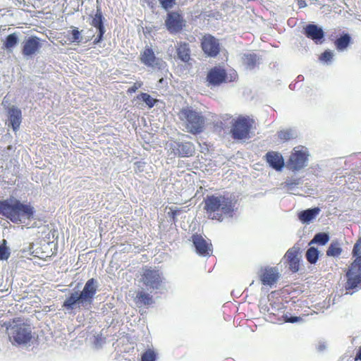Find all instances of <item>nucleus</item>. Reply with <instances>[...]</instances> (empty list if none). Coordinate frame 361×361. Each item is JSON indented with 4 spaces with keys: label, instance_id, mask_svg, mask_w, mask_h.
<instances>
[{
    "label": "nucleus",
    "instance_id": "4be33fe9",
    "mask_svg": "<svg viewBox=\"0 0 361 361\" xmlns=\"http://www.w3.org/2000/svg\"><path fill=\"white\" fill-rule=\"evenodd\" d=\"M319 207L310 208L298 213V219L302 224H309L319 214Z\"/></svg>",
    "mask_w": 361,
    "mask_h": 361
},
{
    "label": "nucleus",
    "instance_id": "5fc2aeb1",
    "mask_svg": "<svg viewBox=\"0 0 361 361\" xmlns=\"http://www.w3.org/2000/svg\"><path fill=\"white\" fill-rule=\"evenodd\" d=\"M141 86V84H138V82H137V87H136V89L137 90L138 87H140Z\"/></svg>",
    "mask_w": 361,
    "mask_h": 361
},
{
    "label": "nucleus",
    "instance_id": "393cba45",
    "mask_svg": "<svg viewBox=\"0 0 361 361\" xmlns=\"http://www.w3.org/2000/svg\"><path fill=\"white\" fill-rule=\"evenodd\" d=\"M156 102L157 99L147 93L141 92L137 95V106H143V104H145V106L151 109L154 106Z\"/></svg>",
    "mask_w": 361,
    "mask_h": 361
},
{
    "label": "nucleus",
    "instance_id": "7c9ffc66",
    "mask_svg": "<svg viewBox=\"0 0 361 361\" xmlns=\"http://www.w3.org/2000/svg\"><path fill=\"white\" fill-rule=\"evenodd\" d=\"M279 137L283 141L294 139L297 137V132L293 129H286L278 132Z\"/></svg>",
    "mask_w": 361,
    "mask_h": 361
},
{
    "label": "nucleus",
    "instance_id": "f03ea898",
    "mask_svg": "<svg viewBox=\"0 0 361 361\" xmlns=\"http://www.w3.org/2000/svg\"><path fill=\"white\" fill-rule=\"evenodd\" d=\"M204 209L211 219L222 221L224 220L223 214L231 218L233 216L235 201L231 197L207 195L204 198Z\"/></svg>",
    "mask_w": 361,
    "mask_h": 361
},
{
    "label": "nucleus",
    "instance_id": "58836bf2",
    "mask_svg": "<svg viewBox=\"0 0 361 361\" xmlns=\"http://www.w3.org/2000/svg\"><path fill=\"white\" fill-rule=\"evenodd\" d=\"M334 57L333 51L330 50L324 51L319 56V59L325 63L331 62Z\"/></svg>",
    "mask_w": 361,
    "mask_h": 361
},
{
    "label": "nucleus",
    "instance_id": "f3484780",
    "mask_svg": "<svg viewBox=\"0 0 361 361\" xmlns=\"http://www.w3.org/2000/svg\"><path fill=\"white\" fill-rule=\"evenodd\" d=\"M173 150H176L180 157H190L195 154V147L191 142L176 141L173 144Z\"/></svg>",
    "mask_w": 361,
    "mask_h": 361
},
{
    "label": "nucleus",
    "instance_id": "8fccbe9b",
    "mask_svg": "<svg viewBox=\"0 0 361 361\" xmlns=\"http://www.w3.org/2000/svg\"><path fill=\"white\" fill-rule=\"evenodd\" d=\"M128 91L130 92H135V83L129 88Z\"/></svg>",
    "mask_w": 361,
    "mask_h": 361
},
{
    "label": "nucleus",
    "instance_id": "a19ab883",
    "mask_svg": "<svg viewBox=\"0 0 361 361\" xmlns=\"http://www.w3.org/2000/svg\"><path fill=\"white\" fill-rule=\"evenodd\" d=\"M360 252H361V238H359V240L354 245L352 253L354 257H357L360 256Z\"/></svg>",
    "mask_w": 361,
    "mask_h": 361
},
{
    "label": "nucleus",
    "instance_id": "473e14b6",
    "mask_svg": "<svg viewBox=\"0 0 361 361\" xmlns=\"http://www.w3.org/2000/svg\"><path fill=\"white\" fill-rule=\"evenodd\" d=\"M149 345L147 344V349L144 351L141 355V361H155L157 358V354L155 352L149 348Z\"/></svg>",
    "mask_w": 361,
    "mask_h": 361
},
{
    "label": "nucleus",
    "instance_id": "4468645a",
    "mask_svg": "<svg viewBox=\"0 0 361 361\" xmlns=\"http://www.w3.org/2000/svg\"><path fill=\"white\" fill-rule=\"evenodd\" d=\"M192 242L196 252L202 257L209 256L212 252V245L208 243L200 234H193Z\"/></svg>",
    "mask_w": 361,
    "mask_h": 361
},
{
    "label": "nucleus",
    "instance_id": "37998d69",
    "mask_svg": "<svg viewBox=\"0 0 361 361\" xmlns=\"http://www.w3.org/2000/svg\"><path fill=\"white\" fill-rule=\"evenodd\" d=\"M147 168H150V166L149 165H147V164L145 161H137V171H146Z\"/></svg>",
    "mask_w": 361,
    "mask_h": 361
},
{
    "label": "nucleus",
    "instance_id": "e433bc0d",
    "mask_svg": "<svg viewBox=\"0 0 361 361\" xmlns=\"http://www.w3.org/2000/svg\"><path fill=\"white\" fill-rule=\"evenodd\" d=\"M161 7L165 11H169L176 4V0H158Z\"/></svg>",
    "mask_w": 361,
    "mask_h": 361
},
{
    "label": "nucleus",
    "instance_id": "bb28decb",
    "mask_svg": "<svg viewBox=\"0 0 361 361\" xmlns=\"http://www.w3.org/2000/svg\"><path fill=\"white\" fill-rule=\"evenodd\" d=\"M343 249L341 243L338 240H333L326 250V255L328 257H338L341 255Z\"/></svg>",
    "mask_w": 361,
    "mask_h": 361
},
{
    "label": "nucleus",
    "instance_id": "20e7f679",
    "mask_svg": "<svg viewBox=\"0 0 361 361\" xmlns=\"http://www.w3.org/2000/svg\"><path fill=\"white\" fill-rule=\"evenodd\" d=\"M142 280L146 290L142 288V290L137 293V305L149 306L153 303L152 293L161 286L162 277L159 270L147 269L142 274Z\"/></svg>",
    "mask_w": 361,
    "mask_h": 361
},
{
    "label": "nucleus",
    "instance_id": "6ab92c4d",
    "mask_svg": "<svg viewBox=\"0 0 361 361\" xmlns=\"http://www.w3.org/2000/svg\"><path fill=\"white\" fill-rule=\"evenodd\" d=\"M347 282L345 288L347 293L352 294L354 291L361 288V276L357 273L348 270L346 275Z\"/></svg>",
    "mask_w": 361,
    "mask_h": 361
},
{
    "label": "nucleus",
    "instance_id": "b1692460",
    "mask_svg": "<svg viewBox=\"0 0 361 361\" xmlns=\"http://www.w3.org/2000/svg\"><path fill=\"white\" fill-rule=\"evenodd\" d=\"M351 43L352 37L348 33H343L334 42L336 48L338 51L345 50Z\"/></svg>",
    "mask_w": 361,
    "mask_h": 361
},
{
    "label": "nucleus",
    "instance_id": "c03bdc74",
    "mask_svg": "<svg viewBox=\"0 0 361 361\" xmlns=\"http://www.w3.org/2000/svg\"><path fill=\"white\" fill-rule=\"evenodd\" d=\"M180 210H173L168 213L169 216L172 219V221L175 222L176 221V216L179 214Z\"/></svg>",
    "mask_w": 361,
    "mask_h": 361
},
{
    "label": "nucleus",
    "instance_id": "864d4df0",
    "mask_svg": "<svg viewBox=\"0 0 361 361\" xmlns=\"http://www.w3.org/2000/svg\"><path fill=\"white\" fill-rule=\"evenodd\" d=\"M270 305H271V310H274L275 308L274 305H276V303H271Z\"/></svg>",
    "mask_w": 361,
    "mask_h": 361
},
{
    "label": "nucleus",
    "instance_id": "0eeeda50",
    "mask_svg": "<svg viewBox=\"0 0 361 361\" xmlns=\"http://www.w3.org/2000/svg\"><path fill=\"white\" fill-rule=\"evenodd\" d=\"M231 134L234 140H243L249 137L252 125L249 118L240 116L233 120Z\"/></svg>",
    "mask_w": 361,
    "mask_h": 361
},
{
    "label": "nucleus",
    "instance_id": "603ef678",
    "mask_svg": "<svg viewBox=\"0 0 361 361\" xmlns=\"http://www.w3.org/2000/svg\"><path fill=\"white\" fill-rule=\"evenodd\" d=\"M164 78H161L159 80V83H161V84H162V83L164 82Z\"/></svg>",
    "mask_w": 361,
    "mask_h": 361
},
{
    "label": "nucleus",
    "instance_id": "7ed1b4c3",
    "mask_svg": "<svg viewBox=\"0 0 361 361\" xmlns=\"http://www.w3.org/2000/svg\"><path fill=\"white\" fill-rule=\"evenodd\" d=\"M35 212L32 206L22 203L17 199L10 198L0 201V214L16 224L25 223V220L32 219Z\"/></svg>",
    "mask_w": 361,
    "mask_h": 361
},
{
    "label": "nucleus",
    "instance_id": "4c0bfd02",
    "mask_svg": "<svg viewBox=\"0 0 361 361\" xmlns=\"http://www.w3.org/2000/svg\"><path fill=\"white\" fill-rule=\"evenodd\" d=\"M289 269L293 272L295 273L299 270L300 267V258L291 259L287 261Z\"/></svg>",
    "mask_w": 361,
    "mask_h": 361
},
{
    "label": "nucleus",
    "instance_id": "79ce46f5",
    "mask_svg": "<svg viewBox=\"0 0 361 361\" xmlns=\"http://www.w3.org/2000/svg\"><path fill=\"white\" fill-rule=\"evenodd\" d=\"M283 321L285 322H289V323H292V324L296 323L302 319L299 317L291 316V315H288L287 314H284L283 316Z\"/></svg>",
    "mask_w": 361,
    "mask_h": 361
},
{
    "label": "nucleus",
    "instance_id": "aec40b11",
    "mask_svg": "<svg viewBox=\"0 0 361 361\" xmlns=\"http://www.w3.org/2000/svg\"><path fill=\"white\" fill-rule=\"evenodd\" d=\"M265 157L269 165L276 171H280L283 168L284 160L279 153L269 152L266 154Z\"/></svg>",
    "mask_w": 361,
    "mask_h": 361
},
{
    "label": "nucleus",
    "instance_id": "9d476101",
    "mask_svg": "<svg viewBox=\"0 0 361 361\" xmlns=\"http://www.w3.org/2000/svg\"><path fill=\"white\" fill-rule=\"evenodd\" d=\"M201 47L204 53L209 57H216L221 49L219 39L210 34L203 36Z\"/></svg>",
    "mask_w": 361,
    "mask_h": 361
},
{
    "label": "nucleus",
    "instance_id": "c756f323",
    "mask_svg": "<svg viewBox=\"0 0 361 361\" xmlns=\"http://www.w3.org/2000/svg\"><path fill=\"white\" fill-rule=\"evenodd\" d=\"M320 252L314 246H311L307 250L305 258L311 264H315L319 259Z\"/></svg>",
    "mask_w": 361,
    "mask_h": 361
},
{
    "label": "nucleus",
    "instance_id": "a211bd4d",
    "mask_svg": "<svg viewBox=\"0 0 361 361\" xmlns=\"http://www.w3.org/2000/svg\"><path fill=\"white\" fill-rule=\"evenodd\" d=\"M226 77L227 74L224 68L214 67L209 71L207 80L212 85H219L226 81Z\"/></svg>",
    "mask_w": 361,
    "mask_h": 361
},
{
    "label": "nucleus",
    "instance_id": "412c9836",
    "mask_svg": "<svg viewBox=\"0 0 361 361\" xmlns=\"http://www.w3.org/2000/svg\"><path fill=\"white\" fill-rule=\"evenodd\" d=\"M260 277L264 285L272 286L278 281L279 275L276 268H267Z\"/></svg>",
    "mask_w": 361,
    "mask_h": 361
},
{
    "label": "nucleus",
    "instance_id": "de8ad7c7",
    "mask_svg": "<svg viewBox=\"0 0 361 361\" xmlns=\"http://www.w3.org/2000/svg\"><path fill=\"white\" fill-rule=\"evenodd\" d=\"M326 345L324 343H320L317 346V350L319 351H324L326 349Z\"/></svg>",
    "mask_w": 361,
    "mask_h": 361
},
{
    "label": "nucleus",
    "instance_id": "f704fd0d",
    "mask_svg": "<svg viewBox=\"0 0 361 361\" xmlns=\"http://www.w3.org/2000/svg\"><path fill=\"white\" fill-rule=\"evenodd\" d=\"M299 247H297L295 246H293V247L288 249L284 257L286 259V261L299 258Z\"/></svg>",
    "mask_w": 361,
    "mask_h": 361
},
{
    "label": "nucleus",
    "instance_id": "2f4dec72",
    "mask_svg": "<svg viewBox=\"0 0 361 361\" xmlns=\"http://www.w3.org/2000/svg\"><path fill=\"white\" fill-rule=\"evenodd\" d=\"M302 183V180L300 178L287 179L283 183V187L289 190H293L298 185Z\"/></svg>",
    "mask_w": 361,
    "mask_h": 361
},
{
    "label": "nucleus",
    "instance_id": "a18cd8bd",
    "mask_svg": "<svg viewBox=\"0 0 361 361\" xmlns=\"http://www.w3.org/2000/svg\"><path fill=\"white\" fill-rule=\"evenodd\" d=\"M261 309L264 311V312H267L268 313H269V318L271 319V315L273 314L274 315V313L271 311V310L266 305L262 306Z\"/></svg>",
    "mask_w": 361,
    "mask_h": 361
},
{
    "label": "nucleus",
    "instance_id": "2eb2a0df",
    "mask_svg": "<svg viewBox=\"0 0 361 361\" xmlns=\"http://www.w3.org/2000/svg\"><path fill=\"white\" fill-rule=\"evenodd\" d=\"M40 39L36 36L26 38L23 44L22 54L25 57L35 55L41 49Z\"/></svg>",
    "mask_w": 361,
    "mask_h": 361
},
{
    "label": "nucleus",
    "instance_id": "1a4fd4ad",
    "mask_svg": "<svg viewBox=\"0 0 361 361\" xmlns=\"http://www.w3.org/2000/svg\"><path fill=\"white\" fill-rule=\"evenodd\" d=\"M165 26L171 34L180 32L185 26V20L179 11H169L165 20Z\"/></svg>",
    "mask_w": 361,
    "mask_h": 361
},
{
    "label": "nucleus",
    "instance_id": "423d86ee",
    "mask_svg": "<svg viewBox=\"0 0 361 361\" xmlns=\"http://www.w3.org/2000/svg\"><path fill=\"white\" fill-rule=\"evenodd\" d=\"M10 341L15 345H26L32 338V329L29 324L13 321L7 327Z\"/></svg>",
    "mask_w": 361,
    "mask_h": 361
},
{
    "label": "nucleus",
    "instance_id": "09e8293b",
    "mask_svg": "<svg viewBox=\"0 0 361 361\" xmlns=\"http://www.w3.org/2000/svg\"><path fill=\"white\" fill-rule=\"evenodd\" d=\"M355 359L361 360V347L359 348V350L356 354Z\"/></svg>",
    "mask_w": 361,
    "mask_h": 361
},
{
    "label": "nucleus",
    "instance_id": "39448f33",
    "mask_svg": "<svg viewBox=\"0 0 361 361\" xmlns=\"http://www.w3.org/2000/svg\"><path fill=\"white\" fill-rule=\"evenodd\" d=\"M179 118L185 122V128L188 133L195 135L202 132L205 119L201 112L186 106L180 111Z\"/></svg>",
    "mask_w": 361,
    "mask_h": 361
},
{
    "label": "nucleus",
    "instance_id": "a878e982",
    "mask_svg": "<svg viewBox=\"0 0 361 361\" xmlns=\"http://www.w3.org/2000/svg\"><path fill=\"white\" fill-rule=\"evenodd\" d=\"M177 55L180 60L188 62L190 59V50L187 43H180L177 48Z\"/></svg>",
    "mask_w": 361,
    "mask_h": 361
},
{
    "label": "nucleus",
    "instance_id": "5701e85b",
    "mask_svg": "<svg viewBox=\"0 0 361 361\" xmlns=\"http://www.w3.org/2000/svg\"><path fill=\"white\" fill-rule=\"evenodd\" d=\"M243 63L247 69L252 70L261 63V58L255 53L244 54L242 57Z\"/></svg>",
    "mask_w": 361,
    "mask_h": 361
},
{
    "label": "nucleus",
    "instance_id": "72a5a7b5",
    "mask_svg": "<svg viewBox=\"0 0 361 361\" xmlns=\"http://www.w3.org/2000/svg\"><path fill=\"white\" fill-rule=\"evenodd\" d=\"M348 270L357 273V274L361 276V256H359L355 258L354 262L348 268Z\"/></svg>",
    "mask_w": 361,
    "mask_h": 361
},
{
    "label": "nucleus",
    "instance_id": "c85d7f7f",
    "mask_svg": "<svg viewBox=\"0 0 361 361\" xmlns=\"http://www.w3.org/2000/svg\"><path fill=\"white\" fill-rule=\"evenodd\" d=\"M330 237L328 233L320 232L316 233L313 238L309 243V245L318 244L319 245H325L329 240Z\"/></svg>",
    "mask_w": 361,
    "mask_h": 361
},
{
    "label": "nucleus",
    "instance_id": "49530a36",
    "mask_svg": "<svg viewBox=\"0 0 361 361\" xmlns=\"http://www.w3.org/2000/svg\"><path fill=\"white\" fill-rule=\"evenodd\" d=\"M298 5L300 8H305L307 6V4L304 0H298Z\"/></svg>",
    "mask_w": 361,
    "mask_h": 361
},
{
    "label": "nucleus",
    "instance_id": "dca6fc26",
    "mask_svg": "<svg viewBox=\"0 0 361 361\" xmlns=\"http://www.w3.org/2000/svg\"><path fill=\"white\" fill-rule=\"evenodd\" d=\"M303 33L317 44H322L324 40V32L317 25L313 23L307 24L303 29Z\"/></svg>",
    "mask_w": 361,
    "mask_h": 361
},
{
    "label": "nucleus",
    "instance_id": "f257e3e1",
    "mask_svg": "<svg viewBox=\"0 0 361 361\" xmlns=\"http://www.w3.org/2000/svg\"><path fill=\"white\" fill-rule=\"evenodd\" d=\"M98 286L96 279H88L82 290L73 289L69 294L66 295L61 305L63 310L68 314H75L82 310H89L93 304Z\"/></svg>",
    "mask_w": 361,
    "mask_h": 361
},
{
    "label": "nucleus",
    "instance_id": "6e6552de",
    "mask_svg": "<svg viewBox=\"0 0 361 361\" xmlns=\"http://www.w3.org/2000/svg\"><path fill=\"white\" fill-rule=\"evenodd\" d=\"M140 61L147 67H151L154 70L167 71L166 63L163 59L156 57L154 51L151 48H146L141 53Z\"/></svg>",
    "mask_w": 361,
    "mask_h": 361
},
{
    "label": "nucleus",
    "instance_id": "f8f14e48",
    "mask_svg": "<svg viewBox=\"0 0 361 361\" xmlns=\"http://www.w3.org/2000/svg\"><path fill=\"white\" fill-rule=\"evenodd\" d=\"M7 114L8 126L11 127L13 131L16 133L22 123V111L17 106L12 105L6 108Z\"/></svg>",
    "mask_w": 361,
    "mask_h": 361
},
{
    "label": "nucleus",
    "instance_id": "cd10ccee",
    "mask_svg": "<svg viewBox=\"0 0 361 361\" xmlns=\"http://www.w3.org/2000/svg\"><path fill=\"white\" fill-rule=\"evenodd\" d=\"M19 38L17 33L14 32L8 35L4 42V48L8 51H12L13 49L17 45L18 43Z\"/></svg>",
    "mask_w": 361,
    "mask_h": 361
},
{
    "label": "nucleus",
    "instance_id": "c9c22d12",
    "mask_svg": "<svg viewBox=\"0 0 361 361\" xmlns=\"http://www.w3.org/2000/svg\"><path fill=\"white\" fill-rule=\"evenodd\" d=\"M10 256L8 247L6 246V240H3V243L0 245V259L6 260Z\"/></svg>",
    "mask_w": 361,
    "mask_h": 361
},
{
    "label": "nucleus",
    "instance_id": "9b49d317",
    "mask_svg": "<svg viewBox=\"0 0 361 361\" xmlns=\"http://www.w3.org/2000/svg\"><path fill=\"white\" fill-rule=\"evenodd\" d=\"M308 154L306 151L295 150L290 156L287 167L292 171H299L307 165Z\"/></svg>",
    "mask_w": 361,
    "mask_h": 361
},
{
    "label": "nucleus",
    "instance_id": "ea45409f",
    "mask_svg": "<svg viewBox=\"0 0 361 361\" xmlns=\"http://www.w3.org/2000/svg\"><path fill=\"white\" fill-rule=\"evenodd\" d=\"M71 41L77 43H80L82 41L80 32L76 27L71 30Z\"/></svg>",
    "mask_w": 361,
    "mask_h": 361
},
{
    "label": "nucleus",
    "instance_id": "3c124183",
    "mask_svg": "<svg viewBox=\"0 0 361 361\" xmlns=\"http://www.w3.org/2000/svg\"><path fill=\"white\" fill-rule=\"evenodd\" d=\"M99 337L97 336L96 338H95V345L97 347H99L101 345L99 344Z\"/></svg>",
    "mask_w": 361,
    "mask_h": 361
},
{
    "label": "nucleus",
    "instance_id": "ddd939ff",
    "mask_svg": "<svg viewBox=\"0 0 361 361\" xmlns=\"http://www.w3.org/2000/svg\"><path fill=\"white\" fill-rule=\"evenodd\" d=\"M89 16L92 18L90 24L94 26L98 31V34L94 39V44H97L102 41L103 35L106 31L103 22L104 17L100 6L97 4L96 13L94 15L92 11L90 13H89Z\"/></svg>",
    "mask_w": 361,
    "mask_h": 361
}]
</instances>
